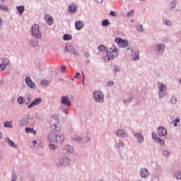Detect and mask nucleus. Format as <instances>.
I'll use <instances>...</instances> for the list:
<instances>
[{"instance_id": "24", "label": "nucleus", "mask_w": 181, "mask_h": 181, "mask_svg": "<svg viewBox=\"0 0 181 181\" xmlns=\"http://www.w3.org/2000/svg\"><path fill=\"white\" fill-rule=\"evenodd\" d=\"M115 149H121V148H124V143L122 141H119L118 143H116L115 145Z\"/></svg>"}, {"instance_id": "34", "label": "nucleus", "mask_w": 181, "mask_h": 181, "mask_svg": "<svg viewBox=\"0 0 181 181\" xmlns=\"http://www.w3.org/2000/svg\"><path fill=\"white\" fill-rule=\"evenodd\" d=\"M71 35L70 34H64L63 36V40H71Z\"/></svg>"}, {"instance_id": "9", "label": "nucleus", "mask_w": 181, "mask_h": 181, "mask_svg": "<svg viewBox=\"0 0 181 181\" xmlns=\"http://www.w3.org/2000/svg\"><path fill=\"white\" fill-rule=\"evenodd\" d=\"M115 42H116V43H117L119 47H127V46H128V45H129L128 43L127 40H123L121 37L115 38Z\"/></svg>"}, {"instance_id": "37", "label": "nucleus", "mask_w": 181, "mask_h": 181, "mask_svg": "<svg viewBox=\"0 0 181 181\" xmlns=\"http://www.w3.org/2000/svg\"><path fill=\"white\" fill-rule=\"evenodd\" d=\"M49 148L50 149V151H56V149H57V146L53 144H49Z\"/></svg>"}, {"instance_id": "45", "label": "nucleus", "mask_w": 181, "mask_h": 181, "mask_svg": "<svg viewBox=\"0 0 181 181\" xmlns=\"http://www.w3.org/2000/svg\"><path fill=\"white\" fill-rule=\"evenodd\" d=\"M134 9H132L130 11L127 13V17L131 18L132 16H134Z\"/></svg>"}, {"instance_id": "31", "label": "nucleus", "mask_w": 181, "mask_h": 181, "mask_svg": "<svg viewBox=\"0 0 181 181\" xmlns=\"http://www.w3.org/2000/svg\"><path fill=\"white\" fill-rule=\"evenodd\" d=\"M113 71H114L115 74H117V73H119V71H121V67H119L117 65H114L113 66Z\"/></svg>"}, {"instance_id": "33", "label": "nucleus", "mask_w": 181, "mask_h": 181, "mask_svg": "<svg viewBox=\"0 0 181 181\" xmlns=\"http://www.w3.org/2000/svg\"><path fill=\"white\" fill-rule=\"evenodd\" d=\"M66 151H67L69 153H71L74 151V148L72 147V146L66 145Z\"/></svg>"}, {"instance_id": "42", "label": "nucleus", "mask_w": 181, "mask_h": 181, "mask_svg": "<svg viewBox=\"0 0 181 181\" xmlns=\"http://www.w3.org/2000/svg\"><path fill=\"white\" fill-rule=\"evenodd\" d=\"M136 30L138 32H140L141 33H142V32H144V27L142 26V25H139L137 27H136Z\"/></svg>"}, {"instance_id": "30", "label": "nucleus", "mask_w": 181, "mask_h": 181, "mask_svg": "<svg viewBox=\"0 0 181 181\" xmlns=\"http://www.w3.org/2000/svg\"><path fill=\"white\" fill-rule=\"evenodd\" d=\"M71 141H75V142H78V144H81V142H83V139L80 136H76L75 138H71Z\"/></svg>"}, {"instance_id": "29", "label": "nucleus", "mask_w": 181, "mask_h": 181, "mask_svg": "<svg viewBox=\"0 0 181 181\" xmlns=\"http://www.w3.org/2000/svg\"><path fill=\"white\" fill-rule=\"evenodd\" d=\"M26 125H28V122H26V119H21L19 121V127H26Z\"/></svg>"}, {"instance_id": "3", "label": "nucleus", "mask_w": 181, "mask_h": 181, "mask_svg": "<svg viewBox=\"0 0 181 181\" xmlns=\"http://www.w3.org/2000/svg\"><path fill=\"white\" fill-rule=\"evenodd\" d=\"M93 100L95 103L103 104L104 103V94L101 90H97L93 92Z\"/></svg>"}, {"instance_id": "15", "label": "nucleus", "mask_w": 181, "mask_h": 181, "mask_svg": "<svg viewBox=\"0 0 181 181\" xmlns=\"http://www.w3.org/2000/svg\"><path fill=\"white\" fill-rule=\"evenodd\" d=\"M168 134V130L163 127H159L158 128V135L159 136H165Z\"/></svg>"}, {"instance_id": "8", "label": "nucleus", "mask_w": 181, "mask_h": 181, "mask_svg": "<svg viewBox=\"0 0 181 181\" xmlns=\"http://www.w3.org/2000/svg\"><path fill=\"white\" fill-rule=\"evenodd\" d=\"M61 104L65 107H71V100L69 96L62 95L61 97Z\"/></svg>"}, {"instance_id": "53", "label": "nucleus", "mask_w": 181, "mask_h": 181, "mask_svg": "<svg viewBox=\"0 0 181 181\" xmlns=\"http://www.w3.org/2000/svg\"><path fill=\"white\" fill-rule=\"evenodd\" d=\"M109 15H110V16H113V18H115V16H117V13H115V11H110Z\"/></svg>"}, {"instance_id": "35", "label": "nucleus", "mask_w": 181, "mask_h": 181, "mask_svg": "<svg viewBox=\"0 0 181 181\" xmlns=\"http://www.w3.org/2000/svg\"><path fill=\"white\" fill-rule=\"evenodd\" d=\"M155 142H157V144H159L160 145L165 146V141H163L160 138H157V140H156Z\"/></svg>"}, {"instance_id": "6", "label": "nucleus", "mask_w": 181, "mask_h": 181, "mask_svg": "<svg viewBox=\"0 0 181 181\" xmlns=\"http://www.w3.org/2000/svg\"><path fill=\"white\" fill-rule=\"evenodd\" d=\"M165 45L163 44H158L154 49V53L157 56H162L163 54V52H165Z\"/></svg>"}, {"instance_id": "2", "label": "nucleus", "mask_w": 181, "mask_h": 181, "mask_svg": "<svg viewBox=\"0 0 181 181\" xmlns=\"http://www.w3.org/2000/svg\"><path fill=\"white\" fill-rule=\"evenodd\" d=\"M98 50H99V52H102V53L106 54V55L103 57V60H105V62H110V60H112V59H114V54H110V52L108 51V48H107V47L100 45L98 47Z\"/></svg>"}, {"instance_id": "19", "label": "nucleus", "mask_w": 181, "mask_h": 181, "mask_svg": "<svg viewBox=\"0 0 181 181\" xmlns=\"http://www.w3.org/2000/svg\"><path fill=\"white\" fill-rule=\"evenodd\" d=\"M5 141L7 144H8L9 146H11V148H18V144H15V142L11 140V139L7 137L6 138Z\"/></svg>"}, {"instance_id": "41", "label": "nucleus", "mask_w": 181, "mask_h": 181, "mask_svg": "<svg viewBox=\"0 0 181 181\" xmlns=\"http://www.w3.org/2000/svg\"><path fill=\"white\" fill-rule=\"evenodd\" d=\"M133 60H139V52H135Z\"/></svg>"}, {"instance_id": "43", "label": "nucleus", "mask_w": 181, "mask_h": 181, "mask_svg": "<svg viewBox=\"0 0 181 181\" xmlns=\"http://www.w3.org/2000/svg\"><path fill=\"white\" fill-rule=\"evenodd\" d=\"M3 64H4L5 66H8V64H11V62H9V59H8L7 58L4 59L3 58Z\"/></svg>"}, {"instance_id": "44", "label": "nucleus", "mask_w": 181, "mask_h": 181, "mask_svg": "<svg viewBox=\"0 0 181 181\" xmlns=\"http://www.w3.org/2000/svg\"><path fill=\"white\" fill-rule=\"evenodd\" d=\"M175 176L176 177V179L180 180L181 179V172L180 171L175 172Z\"/></svg>"}, {"instance_id": "38", "label": "nucleus", "mask_w": 181, "mask_h": 181, "mask_svg": "<svg viewBox=\"0 0 181 181\" xmlns=\"http://www.w3.org/2000/svg\"><path fill=\"white\" fill-rule=\"evenodd\" d=\"M132 100H134V96H130L127 100H124L123 103L124 104H127V103L128 104H129V103H131Z\"/></svg>"}, {"instance_id": "46", "label": "nucleus", "mask_w": 181, "mask_h": 181, "mask_svg": "<svg viewBox=\"0 0 181 181\" xmlns=\"http://www.w3.org/2000/svg\"><path fill=\"white\" fill-rule=\"evenodd\" d=\"M29 103H30V96H28L25 98V105H28V104H29Z\"/></svg>"}, {"instance_id": "63", "label": "nucleus", "mask_w": 181, "mask_h": 181, "mask_svg": "<svg viewBox=\"0 0 181 181\" xmlns=\"http://www.w3.org/2000/svg\"><path fill=\"white\" fill-rule=\"evenodd\" d=\"M96 2H97V4H103V1H104V0H95Z\"/></svg>"}, {"instance_id": "59", "label": "nucleus", "mask_w": 181, "mask_h": 181, "mask_svg": "<svg viewBox=\"0 0 181 181\" xmlns=\"http://www.w3.org/2000/svg\"><path fill=\"white\" fill-rule=\"evenodd\" d=\"M128 50H130V53H132L134 52V47H127V52H128Z\"/></svg>"}, {"instance_id": "51", "label": "nucleus", "mask_w": 181, "mask_h": 181, "mask_svg": "<svg viewBox=\"0 0 181 181\" xmlns=\"http://www.w3.org/2000/svg\"><path fill=\"white\" fill-rule=\"evenodd\" d=\"M152 138H153V139L157 141L158 138H159V137H158V134H156V133H152Z\"/></svg>"}, {"instance_id": "27", "label": "nucleus", "mask_w": 181, "mask_h": 181, "mask_svg": "<svg viewBox=\"0 0 181 181\" xmlns=\"http://www.w3.org/2000/svg\"><path fill=\"white\" fill-rule=\"evenodd\" d=\"M25 132L27 134H34V135H36V132H35V129L33 128L30 127H26L25 128Z\"/></svg>"}, {"instance_id": "12", "label": "nucleus", "mask_w": 181, "mask_h": 181, "mask_svg": "<svg viewBox=\"0 0 181 181\" xmlns=\"http://www.w3.org/2000/svg\"><path fill=\"white\" fill-rule=\"evenodd\" d=\"M55 142L57 144H63L64 142V134L62 133L55 134Z\"/></svg>"}, {"instance_id": "58", "label": "nucleus", "mask_w": 181, "mask_h": 181, "mask_svg": "<svg viewBox=\"0 0 181 181\" xmlns=\"http://www.w3.org/2000/svg\"><path fill=\"white\" fill-rule=\"evenodd\" d=\"M107 86H109V87H112V86H114V81H107Z\"/></svg>"}, {"instance_id": "64", "label": "nucleus", "mask_w": 181, "mask_h": 181, "mask_svg": "<svg viewBox=\"0 0 181 181\" xmlns=\"http://www.w3.org/2000/svg\"><path fill=\"white\" fill-rule=\"evenodd\" d=\"M175 122H180V119H179V118H176L175 119Z\"/></svg>"}, {"instance_id": "47", "label": "nucleus", "mask_w": 181, "mask_h": 181, "mask_svg": "<svg viewBox=\"0 0 181 181\" xmlns=\"http://www.w3.org/2000/svg\"><path fill=\"white\" fill-rule=\"evenodd\" d=\"M4 125L5 128H12V126H11V123L9 122H5Z\"/></svg>"}, {"instance_id": "21", "label": "nucleus", "mask_w": 181, "mask_h": 181, "mask_svg": "<svg viewBox=\"0 0 181 181\" xmlns=\"http://www.w3.org/2000/svg\"><path fill=\"white\" fill-rule=\"evenodd\" d=\"M47 138L49 142L51 143L56 142V134L53 133H49L48 134Z\"/></svg>"}, {"instance_id": "18", "label": "nucleus", "mask_w": 181, "mask_h": 181, "mask_svg": "<svg viewBox=\"0 0 181 181\" xmlns=\"http://www.w3.org/2000/svg\"><path fill=\"white\" fill-rule=\"evenodd\" d=\"M68 11L71 13H74L77 11V4H72L68 7Z\"/></svg>"}, {"instance_id": "61", "label": "nucleus", "mask_w": 181, "mask_h": 181, "mask_svg": "<svg viewBox=\"0 0 181 181\" xmlns=\"http://www.w3.org/2000/svg\"><path fill=\"white\" fill-rule=\"evenodd\" d=\"M85 141L86 142H90L91 141V138L88 136L85 137Z\"/></svg>"}, {"instance_id": "26", "label": "nucleus", "mask_w": 181, "mask_h": 181, "mask_svg": "<svg viewBox=\"0 0 181 181\" xmlns=\"http://www.w3.org/2000/svg\"><path fill=\"white\" fill-rule=\"evenodd\" d=\"M110 53H116L115 57L119 54V53H118V49L114 45L110 48Z\"/></svg>"}, {"instance_id": "20", "label": "nucleus", "mask_w": 181, "mask_h": 181, "mask_svg": "<svg viewBox=\"0 0 181 181\" xmlns=\"http://www.w3.org/2000/svg\"><path fill=\"white\" fill-rule=\"evenodd\" d=\"M134 136L138 139V142H139V144H142V142H144V136H142V134L136 133L134 134Z\"/></svg>"}, {"instance_id": "22", "label": "nucleus", "mask_w": 181, "mask_h": 181, "mask_svg": "<svg viewBox=\"0 0 181 181\" xmlns=\"http://www.w3.org/2000/svg\"><path fill=\"white\" fill-rule=\"evenodd\" d=\"M51 128L53 131H56V132H60L62 131V126H57L56 124H51Z\"/></svg>"}, {"instance_id": "5", "label": "nucleus", "mask_w": 181, "mask_h": 181, "mask_svg": "<svg viewBox=\"0 0 181 181\" xmlns=\"http://www.w3.org/2000/svg\"><path fill=\"white\" fill-rule=\"evenodd\" d=\"M59 163L60 166H69L70 165V158L66 155H62L59 158Z\"/></svg>"}, {"instance_id": "14", "label": "nucleus", "mask_w": 181, "mask_h": 181, "mask_svg": "<svg viewBox=\"0 0 181 181\" xmlns=\"http://www.w3.org/2000/svg\"><path fill=\"white\" fill-rule=\"evenodd\" d=\"M117 135L119 138H128V133L122 129L117 130Z\"/></svg>"}, {"instance_id": "4", "label": "nucleus", "mask_w": 181, "mask_h": 181, "mask_svg": "<svg viewBox=\"0 0 181 181\" xmlns=\"http://www.w3.org/2000/svg\"><path fill=\"white\" fill-rule=\"evenodd\" d=\"M157 86L159 91L158 95L159 98H163L166 95V85L159 82Z\"/></svg>"}, {"instance_id": "7", "label": "nucleus", "mask_w": 181, "mask_h": 181, "mask_svg": "<svg viewBox=\"0 0 181 181\" xmlns=\"http://www.w3.org/2000/svg\"><path fill=\"white\" fill-rule=\"evenodd\" d=\"M65 52H68V53H71L75 56H80V54H78V52L76 50V48H74V47L70 44L66 45Z\"/></svg>"}, {"instance_id": "1", "label": "nucleus", "mask_w": 181, "mask_h": 181, "mask_svg": "<svg viewBox=\"0 0 181 181\" xmlns=\"http://www.w3.org/2000/svg\"><path fill=\"white\" fill-rule=\"evenodd\" d=\"M30 32L32 37H34V39H42V33L40 32V30H39V25H33Z\"/></svg>"}, {"instance_id": "10", "label": "nucleus", "mask_w": 181, "mask_h": 181, "mask_svg": "<svg viewBox=\"0 0 181 181\" xmlns=\"http://www.w3.org/2000/svg\"><path fill=\"white\" fill-rule=\"evenodd\" d=\"M40 103H42V99L40 98H37L27 106V108L28 110H30L31 108H33V107H35V105H39Z\"/></svg>"}, {"instance_id": "28", "label": "nucleus", "mask_w": 181, "mask_h": 181, "mask_svg": "<svg viewBox=\"0 0 181 181\" xmlns=\"http://www.w3.org/2000/svg\"><path fill=\"white\" fill-rule=\"evenodd\" d=\"M177 5V0H173V1L170 2V11H172V9H175V8H176V6Z\"/></svg>"}, {"instance_id": "54", "label": "nucleus", "mask_w": 181, "mask_h": 181, "mask_svg": "<svg viewBox=\"0 0 181 181\" xmlns=\"http://www.w3.org/2000/svg\"><path fill=\"white\" fill-rule=\"evenodd\" d=\"M61 73H66V66H61Z\"/></svg>"}, {"instance_id": "56", "label": "nucleus", "mask_w": 181, "mask_h": 181, "mask_svg": "<svg viewBox=\"0 0 181 181\" xmlns=\"http://www.w3.org/2000/svg\"><path fill=\"white\" fill-rule=\"evenodd\" d=\"M62 112H64V113L66 114V115H69V108L66 107V108L64 109V110L62 111Z\"/></svg>"}, {"instance_id": "60", "label": "nucleus", "mask_w": 181, "mask_h": 181, "mask_svg": "<svg viewBox=\"0 0 181 181\" xmlns=\"http://www.w3.org/2000/svg\"><path fill=\"white\" fill-rule=\"evenodd\" d=\"M8 6H2V10L3 11H4L6 12H8Z\"/></svg>"}, {"instance_id": "62", "label": "nucleus", "mask_w": 181, "mask_h": 181, "mask_svg": "<svg viewBox=\"0 0 181 181\" xmlns=\"http://www.w3.org/2000/svg\"><path fill=\"white\" fill-rule=\"evenodd\" d=\"M80 75V74L78 72H77L76 74V75L74 76V78H78V76Z\"/></svg>"}, {"instance_id": "50", "label": "nucleus", "mask_w": 181, "mask_h": 181, "mask_svg": "<svg viewBox=\"0 0 181 181\" xmlns=\"http://www.w3.org/2000/svg\"><path fill=\"white\" fill-rule=\"evenodd\" d=\"M165 25H166V26H168L169 28H170V26H172V21L167 20L165 21Z\"/></svg>"}, {"instance_id": "36", "label": "nucleus", "mask_w": 181, "mask_h": 181, "mask_svg": "<svg viewBox=\"0 0 181 181\" xmlns=\"http://www.w3.org/2000/svg\"><path fill=\"white\" fill-rule=\"evenodd\" d=\"M170 101L173 104V105H175V104L177 103V98H176V96H172Z\"/></svg>"}, {"instance_id": "13", "label": "nucleus", "mask_w": 181, "mask_h": 181, "mask_svg": "<svg viewBox=\"0 0 181 181\" xmlns=\"http://www.w3.org/2000/svg\"><path fill=\"white\" fill-rule=\"evenodd\" d=\"M150 175L149 170H148V168H141L140 170V176L142 178L146 179Z\"/></svg>"}, {"instance_id": "17", "label": "nucleus", "mask_w": 181, "mask_h": 181, "mask_svg": "<svg viewBox=\"0 0 181 181\" xmlns=\"http://www.w3.org/2000/svg\"><path fill=\"white\" fill-rule=\"evenodd\" d=\"M83 27L84 23H83V21H79L75 22V29H76V30H81V29H83Z\"/></svg>"}, {"instance_id": "55", "label": "nucleus", "mask_w": 181, "mask_h": 181, "mask_svg": "<svg viewBox=\"0 0 181 181\" xmlns=\"http://www.w3.org/2000/svg\"><path fill=\"white\" fill-rule=\"evenodd\" d=\"M84 57H86V59H88V57H90V52H84Z\"/></svg>"}, {"instance_id": "52", "label": "nucleus", "mask_w": 181, "mask_h": 181, "mask_svg": "<svg viewBox=\"0 0 181 181\" xmlns=\"http://www.w3.org/2000/svg\"><path fill=\"white\" fill-rule=\"evenodd\" d=\"M52 118L55 119L56 124H59V117H57V115H54Z\"/></svg>"}, {"instance_id": "48", "label": "nucleus", "mask_w": 181, "mask_h": 181, "mask_svg": "<svg viewBox=\"0 0 181 181\" xmlns=\"http://www.w3.org/2000/svg\"><path fill=\"white\" fill-rule=\"evenodd\" d=\"M16 180H18V175H16V174L15 173H13L11 181H16Z\"/></svg>"}, {"instance_id": "57", "label": "nucleus", "mask_w": 181, "mask_h": 181, "mask_svg": "<svg viewBox=\"0 0 181 181\" xmlns=\"http://www.w3.org/2000/svg\"><path fill=\"white\" fill-rule=\"evenodd\" d=\"M0 69H1V71H4V70H5L6 66H5L4 64H0Z\"/></svg>"}, {"instance_id": "25", "label": "nucleus", "mask_w": 181, "mask_h": 181, "mask_svg": "<svg viewBox=\"0 0 181 181\" xmlns=\"http://www.w3.org/2000/svg\"><path fill=\"white\" fill-rule=\"evenodd\" d=\"M16 9L20 15H23V12H25L24 6H18L16 7Z\"/></svg>"}, {"instance_id": "16", "label": "nucleus", "mask_w": 181, "mask_h": 181, "mask_svg": "<svg viewBox=\"0 0 181 181\" xmlns=\"http://www.w3.org/2000/svg\"><path fill=\"white\" fill-rule=\"evenodd\" d=\"M30 46H31V47H37V46H39V40H37V39L35 38V39H31L29 42H28Z\"/></svg>"}, {"instance_id": "49", "label": "nucleus", "mask_w": 181, "mask_h": 181, "mask_svg": "<svg viewBox=\"0 0 181 181\" xmlns=\"http://www.w3.org/2000/svg\"><path fill=\"white\" fill-rule=\"evenodd\" d=\"M163 156H169V155H170V153H169V151H167V150H163Z\"/></svg>"}, {"instance_id": "23", "label": "nucleus", "mask_w": 181, "mask_h": 181, "mask_svg": "<svg viewBox=\"0 0 181 181\" xmlns=\"http://www.w3.org/2000/svg\"><path fill=\"white\" fill-rule=\"evenodd\" d=\"M25 97L23 96H19L17 98V103L18 104H19L20 105H23V104H25Z\"/></svg>"}, {"instance_id": "11", "label": "nucleus", "mask_w": 181, "mask_h": 181, "mask_svg": "<svg viewBox=\"0 0 181 181\" xmlns=\"http://www.w3.org/2000/svg\"><path fill=\"white\" fill-rule=\"evenodd\" d=\"M25 84L28 86V87H29L30 88H32L33 90L36 88V86L34 83V82H33L32 79H30V77L29 76H25Z\"/></svg>"}, {"instance_id": "39", "label": "nucleus", "mask_w": 181, "mask_h": 181, "mask_svg": "<svg viewBox=\"0 0 181 181\" xmlns=\"http://www.w3.org/2000/svg\"><path fill=\"white\" fill-rule=\"evenodd\" d=\"M47 23L49 25L52 26L53 25V18L52 17H49L47 20Z\"/></svg>"}, {"instance_id": "32", "label": "nucleus", "mask_w": 181, "mask_h": 181, "mask_svg": "<svg viewBox=\"0 0 181 181\" xmlns=\"http://www.w3.org/2000/svg\"><path fill=\"white\" fill-rule=\"evenodd\" d=\"M109 25H111V23L108 19H105L102 21V26L106 27L108 26Z\"/></svg>"}, {"instance_id": "40", "label": "nucleus", "mask_w": 181, "mask_h": 181, "mask_svg": "<svg viewBox=\"0 0 181 181\" xmlns=\"http://www.w3.org/2000/svg\"><path fill=\"white\" fill-rule=\"evenodd\" d=\"M41 86H45V87H47L49 86V82L46 79H43L40 81Z\"/></svg>"}]
</instances>
